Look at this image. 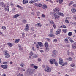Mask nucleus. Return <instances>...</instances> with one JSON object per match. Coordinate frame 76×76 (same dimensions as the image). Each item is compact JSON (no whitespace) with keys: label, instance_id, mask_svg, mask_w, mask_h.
I'll return each mask as SVG.
<instances>
[{"label":"nucleus","instance_id":"1","mask_svg":"<svg viewBox=\"0 0 76 76\" xmlns=\"http://www.w3.org/2000/svg\"><path fill=\"white\" fill-rule=\"evenodd\" d=\"M59 11H60V9L58 8H56L55 9L53 10V12H56V13L59 15H60L61 16H63L64 15L62 13H60L59 12Z\"/></svg>","mask_w":76,"mask_h":76},{"label":"nucleus","instance_id":"2","mask_svg":"<svg viewBox=\"0 0 76 76\" xmlns=\"http://www.w3.org/2000/svg\"><path fill=\"white\" fill-rule=\"evenodd\" d=\"M49 61L51 64H53L54 63L55 64V66H58V63H57V61H56V59H50Z\"/></svg>","mask_w":76,"mask_h":76},{"label":"nucleus","instance_id":"3","mask_svg":"<svg viewBox=\"0 0 76 76\" xmlns=\"http://www.w3.org/2000/svg\"><path fill=\"white\" fill-rule=\"evenodd\" d=\"M27 72L28 74L30 75H31L34 74V70L31 69H27Z\"/></svg>","mask_w":76,"mask_h":76},{"label":"nucleus","instance_id":"4","mask_svg":"<svg viewBox=\"0 0 76 76\" xmlns=\"http://www.w3.org/2000/svg\"><path fill=\"white\" fill-rule=\"evenodd\" d=\"M50 14L53 17L54 16L55 19H58V18H60V17L57 16L55 12H51L50 13Z\"/></svg>","mask_w":76,"mask_h":76},{"label":"nucleus","instance_id":"5","mask_svg":"<svg viewBox=\"0 0 76 76\" xmlns=\"http://www.w3.org/2000/svg\"><path fill=\"white\" fill-rule=\"evenodd\" d=\"M46 68L44 69L45 72H51V69L49 67H48V66H46Z\"/></svg>","mask_w":76,"mask_h":76},{"label":"nucleus","instance_id":"6","mask_svg":"<svg viewBox=\"0 0 76 76\" xmlns=\"http://www.w3.org/2000/svg\"><path fill=\"white\" fill-rule=\"evenodd\" d=\"M50 34H48V36L52 38H55V35L53 34V29L50 30Z\"/></svg>","mask_w":76,"mask_h":76},{"label":"nucleus","instance_id":"7","mask_svg":"<svg viewBox=\"0 0 76 76\" xmlns=\"http://www.w3.org/2000/svg\"><path fill=\"white\" fill-rule=\"evenodd\" d=\"M60 32H61V29L59 28L56 31V35H58V34H60Z\"/></svg>","mask_w":76,"mask_h":76},{"label":"nucleus","instance_id":"8","mask_svg":"<svg viewBox=\"0 0 76 76\" xmlns=\"http://www.w3.org/2000/svg\"><path fill=\"white\" fill-rule=\"evenodd\" d=\"M18 47L19 48V50L20 51H22L23 50V48L20 45H18Z\"/></svg>","mask_w":76,"mask_h":76},{"label":"nucleus","instance_id":"9","mask_svg":"<svg viewBox=\"0 0 76 76\" xmlns=\"http://www.w3.org/2000/svg\"><path fill=\"white\" fill-rule=\"evenodd\" d=\"M5 55L6 56L5 57L6 58H9L10 57V55L9 53H7Z\"/></svg>","mask_w":76,"mask_h":76},{"label":"nucleus","instance_id":"10","mask_svg":"<svg viewBox=\"0 0 76 76\" xmlns=\"http://www.w3.org/2000/svg\"><path fill=\"white\" fill-rule=\"evenodd\" d=\"M63 60L61 58H59V62L60 64H62L63 62Z\"/></svg>","mask_w":76,"mask_h":76},{"label":"nucleus","instance_id":"11","mask_svg":"<svg viewBox=\"0 0 76 76\" xmlns=\"http://www.w3.org/2000/svg\"><path fill=\"white\" fill-rule=\"evenodd\" d=\"M1 67L3 68V69H7V65H1Z\"/></svg>","mask_w":76,"mask_h":76},{"label":"nucleus","instance_id":"12","mask_svg":"<svg viewBox=\"0 0 76 76\" xmlns=\"http://www.w3.org/2000/svg\"><path fill=\"white\" fill-rule=\"evenodd\" d=\"M17 7H18V8H20L21 10H23V7L19 6V5H17Z\"/></svg>","mask_w":76,"mask_h":76},{"label":"nucleus","instance_id":"13","mask_svg":"<svg viewBox=\"0 0 76 76\" xmlns=\"http://www.w3.org/2000/svg\"><path fill=\"white\" fill-rule=\"evenodd\" d=\"M36 26H38L39 27H41L42 26V24L39 23H38L35 24Z\"/></svg>","mask_w":76,"mask_h":76},{"label":"nucleus","instance_id":"14","mask_svg":"<svg viewBox=\"0 0 76 76\" xmlns=\"http://www.w3.org/2000/svg\"><path fill=\"white\" fill-rule=\"evenodd\" d=\"M38 44L39 47H42V46H43V44H42V43L41 42H39Z\"/></svg>","mask_w":76,"mask_h":76},{"label":"nucleus","instance_id":"15","mask_svg":"<svg viewBox=\"0 0 76 76\" xmlns=\"http://www.w3.org/2000/svg\"><path fill=\"white\" fill-rule=\"evenodd\" d=\"M42 8L44 9H47V6L45 5H42Z\"/></svg>","mask_w":76,"mask_h":76},{"label":"nucleus","instance_id":"16","mask_svg":"<svg viewBox=\"0 0 76 76\" xmlns=\"http://www.w3.org/2000/svg\"><path fill=\"white\" fill-rule=\"evenodd\" d=\"M71 11L72 13H75L76 12V9L75 8H73L71 10Z\"/></svg>","mask_w":76,"mask_h":76},{"label":"nucleus","instance_id":"17","mask_svg":"<svg viewBox=\"0 0 76 76\" xmlns=\"http://www.w3.org/2000/svg\"><path fill=\"white\" fill-rule=\"evenodd\" d=\"M5 10L7 11V12H8V11L9 10V6H7L6 8H5Z\"/></svg>","mask_w":76,"mask_h":76},{"label":"nucleus","instance_id":"18","mask_svg":"<svg viewBox=\"0 0 76 76\" xmlns=\"http://www.w3.org/2000/svg\"><path fill=\"white\" fill-rule=\"evenodd\" d=\"M54 23H54V22L52 20H51L49 22V24L50 25H53V24H54Z\"/></svg>","mask_w":76,"mask_h":76},{"label":"nucleus","instance_id":"19","mask_svg":"<svg viewBox=\"0 0 76 76\" xmlns=\"http://www.w3.org/2000/svg\"><path fill=\"white\" fill-rule=\"evenodd\" d=\"M20 15H19V14H17L16 15H15L14 16V18H17V17H19Z\"/></svg>","mask_w":76,"mask_h":76},{"label":"nucleus","instance_id":"20","mask_svg":"<svg viewBox=\"0 0 76 76\" xmlns=\"http://www.w3.org/2000/svg\"><path fill=\"white\" fill-rule=\"evenodd\" d=\"M45 47H48V43H47V42H45Z\"/></svg>","mask_w":76,"mask_h":76},{"label":"nucleus","instance_id":"21","mask_svg":"<svg viewBox=\"0 0 76 76\" xmlns=\"http://www.w3.org/2000/svg\"><path fill=\"white\" fill-rule=\"evenodd\" d=\"M19 39H16V40L15 41V43H16L17 44V43H18L19 42Z\"/></svg>","mask_w":76,"mask_h":76},{"label":"nucleus","instance_id":"22","mask_svg":"<svg viewBox=\"0 0 76 76\" xmlns=\"http://www.w3.org/2000/svg\"><path fill=\"white\" fill-rule=\"evenodd\" d=\"M66 60H69V61H72V58L71 57L68 58H66Z\"/></svg>","mask_w":76,"mask_h":76},{"label":"nucleus","instance_id":"23","mask_svg":"<svg viewBox=\"0 0 76 76\" xmlns=\"http://www.w3.org/2000/svg\"><path fill=\"white\" fill-rule=\"evenodd\" d=\"M7 44L10 47H12L13 46V44L11 43H8Z\"/></svg>","mask_w":76,"mask_h":76},{"label":"nucleus","instance_id":"24","mask_svg":"<svg viewBox=\"0 0 76 76\" xmlns=\"http://www.w3.org/2000/svg\"><path fill=\"white\" fill-rule=\"evenodd\" d=\"M38 58V56L37 55H35L33 56V58Z\"/></svg>","mask_w":76,"mask_h":76},{"label":"nucleus","instance_id":"25","mask_svg":"<svg viewBox=\"0 0 76 76\" xmlns=\"http://www.w3.org/2000/svg\"><path fill=\"white\" fill-rule=\"evenodd\" d=\"M36 14H37V16H40L41 15V13L39 12H36Z\"/></svg>","mask_w":76,"mask_h":76},{"label":"nucleus","instance_id":"26","mask_svg":"<svg viewBox=\"0 0 76 76\" xmlns=\"http://www.w3.org/2000/svg\"><path fill=\"white\" fill-rule=\"evenodd\" d=\"M72 35V32H69L68 34V36H71Z\"/></svg>","mask_w":76,"mask_h":76},{"label":"nucleus","instance_id":"27","mask_svg":"<svg viewBox=\"0 0 76 76\" xmlns=\"http://www.w3.org/2000/svg\"><path fill=\"white\" fill-rule=\"evenodd\" d=\"M20 66L21 67H24L25 66V64H24V63L22 62L21 63Z\"/></svg>","mask_w":76,"mask_h":76},{"label":"nucleus","instance_id":"28","mask_svg":"<svg viewBox=\"0 0 76 76\" xmlns=\"http://www.w3.org/2000/svg\"><path fill=\"white\" fill-rule=\"evenodd\" d=\"M66 64H67V62H65V63H62L61 65H62V66H64V65H66Z\"/></svg>","mask_w":76,"mask_h":76},{"label":"nucleus","instance_id":"29","mask_svg":"<svg viewBox=\"0 0 76 76\" xmlns=\"http://www.w3.org/2000/svg\"><path fill=\"white\" fill-rule=\"evenodd\" d=\"M70 67H75V64L74 63L70 65Z\"/></svg>","mask_w":76,"mask_h":76},{"label":"nucleus","instance_id":"30","mask_svg":"<svg viewBox=\"0 0 76 76\" xmlns=\"http://www.w3.org/2000/svg\"><path fill=\"white\" fill-rule=\"evenodd\" d=\"M17 76H23V74H21L20 73H19L17 75Z\"/></svg>","mask_w":76,"mask_h":76},{"label":"nucleus","instance_id":"31","mask_svg":"<svg viewBox=\"0 0 76 76\" xmlns=\"http://www.w3.org/2000/svg\"><path fill=\"white\" fill-rule=\"evenodd\" d=\"M64 41L65 42H66V43H69V42H68V39H67L66 38L64 40Z\"/></svg>","mask_w":76,"mask_h":76},{"label":"nucleus","instance_id":"32","mask_svg":"<svg viewBox=\"0 0 76 76\" xmlns=\"http://www.w3.org/2000/svg\"><path fill=\"white\" fill-rule=\"evenodd\" d=\"M74 3V2H73V1H71L69 3V6H71L72 4H73Z\"/></svg>","mask_w":76,"mask_h":76},{"label":"nucleus","instance_id":"33","mask_svg":"<svg viewBox=\"0 0 76 76\" xmlns=\"http://www.w3.org/2000/svg\"><path fill=\"white\" fill-rule=\"evenodd\" d=\"M72 48H76V46L75 45H72Z\"/></svg>","mask_w":76,"mask_h":76},{"label":"nucleus","instance_id":"34","mask_svg":"<svg viewBox=\"0 0 76 76\" xmlns=\"http://www.w3.org/2000/svg\"><path fill=\"white\" fill-rule=\"evenodd\" d=\"M22 22L24 23H26V20L25 19H23V20Z\"/></svg>","mask_w":76,"mask_h":76},{"label":"nucleus","instance_id":"35","mask_svg":"<svg viewBox=\"0 0 76 76\" xmlns=\"http://www.w3.org/2000/svg\"><path fill=\"white\" fill-rule=\"evenodd\" d=\"M64 32V33H65L66 34V32H67V29H63L62 30Z\"/></svg>","mask_w":76,"mask_h":76},{"label":"nucleus","instance_id":"36","mask_svg":"<svg viewBox=\"0 0 76 76\" xmlns=\"http://www.w3.org/2000/svg\"><path fill=\"white\" fill-rule=\"evenodd\" d=\"M42 6V4H39L37 5V7H40Z\"/></svg>","mask_w":76,"mask_h":76},{"label":"nucleus","instance_id":"37","mask_svg":"<svg viewBox=\"0 0 76 76\" xmlns=\"http://www.w3.org/2000/svg\"><path fill=\"white\" fill-rule=\"evenodd\" d=\"M1 28L2 29H3V30H5V29H6V27H5V26H2Z\"/></svg>","mask_w":76,"mask_h":76},{"label":"nucleus","instance_id":"38","mask_svg":"<svg viewBox=\"0 0 76 76\" xmlns=\"http://www.w3.org/2000/svg\"><path fill=\"white\" fill-rule=\"evenodd\" d=\"M65 22L66 23H69V20L66 19L65 20Z\"/></svg>","mask_w":76,"mask_h":76},{"label":"nucleus","instance_id":"39","mask_svg":"<svg viewBox=\"0 0 76 76\" xmlns=\"http://www.w3.org/2000/svg\"><path fill=\"white\" fill-rule=\"evenodd\" d=\"M56 56V53H53L52 55V56L53 57H55Z\"/></svg>","mask_w":76,"mask_h":76},{"label":"nucleus","instance_id":"40","mask_svg":"<svg viewBox=\"0 0 76 76\" xmlns=\"http://www.w3.org/2000/svg\"><path fill=\"white\" fill-rule=\"evenodd\" d=\"M29 3L31 4H33V3H34V1H30Z\"/></svg>","mask_w":76,"mask_h":76},{"label":"nucleus","instance_id":"41","mask_svg":"<svg viewBox=\"0 0 76 76\" xmlns=\"http://www.w3.org/2000/svg\"><path fill=\"white\" fill-rule=\"evenodd\" d=\"M33 53V52H32V51H31L30 53V56H33V55H34V53Z\"/></svg>","mask_w":76,"mask_h":76},{"label":"nucleus","instance_id":"42","mask_svg":"<svg viewBox=\"0 0 76 76\" xmlns=\"http://www.w3.org/2000/svg\"><path fill=\"white\" fill-rule=\"evenodd\" d=\"M36 48H39V46H38V44H36Z\"/></svg>","mask_w":76,"mask_h":76},{"label":"nucleus","instance_id":"43","mask_svg":"<svg viewBox=\"0 0 76 76\" xmlns=\"http://www.w3.org/2000/svg\"><path fill=\"white\" fill-rule=\"evenodd\" d=\"M29 28H28L27 27H26V28H25L24 30H25V31H29Z\"/></svg>","mask_w":76,"mask_h":76},{"label":"nucleus","instance_id":"44","mask_svg":"<svg viewBox=\"0 0 76 76\" xmlns=\"http://www.w3.org/2000/svg\"><path fill=\"white\" fill-rule=\"evenodd\" d=\"M46 50L47 51H49V48H48V47H46Z\"/></svg>","mask_w":76,"mask_h":76},{"label":"nucleus","instance_id":"45","mask_svg":"<svg viewBox=\"0 0 76 76\" xmlns=\"http://www.w3.org/2000/svg\"><path fill=\"white\" fill-rule=\"evenodd\" d=\"M63 1V0H59V3H60V4H61V3Z\"/></svg>","mask_w":76,"mask_h":76},{"label":"nucleus","instance_id":"46","mask_svg":"<svg viewBox=\"0 0 76 76\" xmlns=\"http://www.w3.org/2000/svg\"><path fill=\"white\" fill-rule=\"evenodd\" d=\"M31 14L33 16H35V13L34 12H31Z\"/></svg>","mask_w":76,"mask_h":76},{"label":"nucleus","instance_id":"47","mask_svg":"<svg viewBox=\"0 0 76 76\" xmlns=\"http://www.w3.org/2000/svg\"><path fill=\"white\" fill-rule=\"evenodd\" d=\"M4 54L5 55L8 53H7V50H5L4 51Z\"/></svg>","mask_w":76,"mask_h":76},{"label":"nucleus","instance_id":"48","mask_svg":"<svg viewBox=\"0 0 76 76\" xmlns=\"http://www.w3.org/2000/svg\"><path fill=\"white\" fill-rule=\"evenodd\" d=\"M2 7H6V4H2Z\"/></svg>","mask_w":76,"mask_h":76},{"label":"nucleus","instance_id":"49","mask_svg":"<svg viewBox=\"0 0 76 76\" xmlns=\"http://www.w3.org/2000/svg\"><path fill=\"white\" fill-rule=\"evenodd\" d=\"M30 66L32 67H34L35 65L34 64H31L30 65Z\"/></svg>","mask_w":76,"mask_h":76},{"label":"nucleus","instance_id":"50","mask_svg":"<svg viewBox=\"0 0 76 76\" xmlns=\"http://www.w3.org/2000/svg\"><path fill=\"white\" fill-rule=\"evenodd\" d=\"M26 28H29V25H28V24H26Z\"/></svg>","mask_w":76,"mask_h":76},{"label":"nucleus","instance_id":"51","mask_svg":"<svg viewBox=\"0 0 76 76\" xmlns=\"http://www.w3.org/2000/svg\"><path fill=\"white\" fill-rule=\"evenodd\" d=\"M34 69H38V66H34Z\"/></svg>","mask_w":76,"mask_h":76},{"label":"nucleus","instance_id":"52","mask_svg":"<svg viewBox=\"0 0 76 76\" xmlns=\"http://www.w3.org/2000/svg\"><path fill=\"white\" fill-rule=\"evenodd\" d=\"M67 54H68V55H69V54H70V52H69V50H68L67 51Z\"/></svg>","mask_w":76,"mask_h":76},{"label":"nucleus","instance_id":"53","mask_svg":"<svg viewBox=\"0 0 76 76\" xmlns=\"http://www.w3.org/2000/svg\"><path fill=\"white\" fill-rule=\"evenodd\" d=\"M3 64H7V62H4L3 63Z\"/></svg>","mask_w":76,"mask_h":76},{"label":"nucleus","instance_id":"54","mask_svg":"<svg viewBox=\"0 0 76 76\" xmlns=\"http://www.w3.org/2000/svg\"><path fill=\"white\" fill-rule=\"evenodd\" d=\"M57 41V39H54L53 40V42H56Z\"/></svg>","mask_w":76,"mask_h":76},{"label":"nucleus","instance_id":"55","mask_svg":"<svg viewBox=\"0 0 76 76\" xmlns=\"http://www.w3.org/2000/svg\"><path fill=\"white\" fill-rule=\"evenodd\" d=\"M15 11V8L13 9L12 10V12H14Z\"/></svg>","mask_w":76,"mask_h":76},{"label":"nucleus","instance_id":"56","mask_svg":"<svg viewBox=\"0 0 76 76\" xmlns=\"http://www.w3.org/2000/svg\"><path fill=\"white\" fill-rule=\"evenodd\" d=\"M70 41V42H71V43H73V42H74V41H73L72 39H71Z\"/></svg>","mask_w":76,"mask_h":76},{"label":"nucleus","instance_id":"57","mask_svg":"<svg viewBox=\"0 0 76 76\" xmlns=\"http://www.w3.org/2000/svg\"><path fill=\"white\" fill-rule=\"evenodd\" d=\"M42 17H43V18H45V15H44V14H42Z\"/></svg>","mask_w":76,"mask_h":76},{"label":"nucleus","instance_id":"58","mask_svg":"<svg viewBox=\"0 0 76 76\" xmlns=\"http://www.w3.org/2000/svg\"><path fill=\"white\" fill-rule=\"evenodd\" d=\"M53 53L56 54L57 53V51L56 50H54L53 51Z\"/></svg>","mask_w":76,"mask_h":76},{"label":"nucleus","instance_id":"59","mask_svg":"<svg viewBox=\"0 0 76 76\" xmlns=\"http://www.w3.org/2000/svg\"><path fill=\"white\" fill-rule=\"evenodd\" d=\"M62 28H66V26L65 25H63L62 26Z\"/></svg>","mask_w":76,"mask_h":76},{"label":"nucleus","instance_id":"60","mask_svg":"<svg viewBox=\"0 0 76 76\" xmlns=\"http://www.w3.org/2000/svg\"><path fill=\"white\" fill-rule=\"evenodd\" d=\"M38 61L40 62L41 61V59L39 58L38 59Z\"/></svg>","mask_w":76,"mask_h":76},{"label":"nucleus","instance_id":"61","mask_svg":"<svg viewBox=\"0 0 76 76\" xmlns=\"http://www.w3.org/2000/svg\"><path fill=\"white\" fill-rule=\"evenodd\" d=\"M53 26L54 27V28H55L56 27V25H55V23H54V24H53Z\"/></svg>","mask_w":76,"mask_h":76},{"label":"nucleus","instance_id":"62","mask_svg":"<svg viewBox=\"0 0 76 76\" xmlns=\"http://www.w3.org/2000/svg\"><path fill=\"white\" fill-rule=\"evenodd\" d=\"M25 3H28V1L27 0H25Z\"/></svg>","mask_w":76,"mask_h":76},{"label":"nucleus","instance_id":"63","mask_svg":"<svg viewBox=\"0 0 76 76\" xmlns=\"http://www.w3.org/2000/svg\"><path fill=\"white\" fill-rule=\"evenodd\" d=\"M68 39L70 41L71 39H72V38H71L70 37H68Z\"/></svg>","mask_w":76,"mask_h":76},{"label":"nucleus","instance_id":"64","mask_svg":"<svg viewBox=\"0 0 76 76\" xmlns=\"http://www.w3.org/2000/svg\"><path fill=\"white\" fill-rule=\"evenodd\" d=\"M73 7H76V4H75L73 5Z\"/></svg>","mask_w":76,"mask_h":76}]
</instances>
